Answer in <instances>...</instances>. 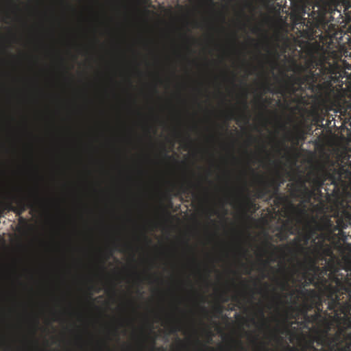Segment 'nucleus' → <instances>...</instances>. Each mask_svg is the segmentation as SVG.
I'll return each mask as SVG.
<instances>
[{
	"label": "nucleus",
	"instance_id": "obj_1",
	"mask_svg": "<svg viewBox=\"0 0 351 351\" xmlns=\"http://www.w3.org/2000/svg\"><path fill=\"white\" fill-rule=\"evenodd\" d=\"M320 267L313 263L308 272L328 291V309L338 323L335 334L326 337L330 351H351V255L342 260L331 255Z\"/></svg>",
	"mask_w": 351,
	"mask_h": 351
},
{
	"label": "nucleus",
	"instance_id": "obj_2",
	"mask_svg": "<svg viewBox=\"0 0 351 351\" xmlns=\"http://www.w3.org/2000/svg\"><path fill=\"white\" fill-rule=\"evenodd\" d=\"M340 162L339 167L329 174L333 192L337 195L342 209L341 215L336 217L335 226L330 219L326 222L328 228L334 230H342L351 224V149L342 153Z\"/></svg>",
	"mask_w": 351,
	"mask_h": 351
},
{
	"label": "nucleus",
	"instance_id": "obj_3",
	"mask_svg": "<svg viewBox=\"0 0 351 351\" xmlns=\"http://www.w3.org/2000/svg\"><path fill=\"white\" fill-rule=\"evenodd\" d=\"M335 15L337 19L351 21V0H315L313 10L309 14L311 22H308L307 31L304 36L307 40H314L319 46L317 39L322 40V33Z\"/></svg>",
	"mask_w": 351,
	"mask_h": 351
},
{
	"label": "nucleus",
	"instance_id": "obj_4",
	"mask_svg": "<svg viewBox=\"0 0 351 351\" xmlns=\"http://www.w3.org/2000/svg\"><path fill=\"white\" fill-rule=\"evenodd\" d=\"M315 58L312 59L308 63V69L307 73L303 74L302 75L298 76H292L289 78L288 81L286 82L285 85H282L281 87L278 88L276 90L275 88L272 87L271 84L267 83L264 85V89L266 92L269 93H280L282 94L285 90L287 92L295 93L298 90H302L303 86L304 88L308 90H311L312 92H317V88H322L321 85H317V74L316 71L313 70V66H315V63L312 64V62L315 61Z\"/></svg>",
	"mask_w": 351,
	"mask_h": 351
},
{
	"label": "nucleus",
	"instance_id": "obj_5",
	"mask_svg": "<svg viewBox=\"0 0 351 351\" xmlns=\"http://www.w3.org/2000/svg\"><path fill=\"white\" fill-rule=\"evenodd\" d=\"M315 63V69H319L317 74V85H320L322 88L317 89V92H322L325 88H330L334 84H338L342 82L343 76L339 72V66L336 61L330 62L328 56L322 54L318 58H315L312 64Z\"/></svg>",
	"mask_w": 351,
	"mask_h": 351
},
{
	"label": "nucleus",
	"instance_id": "obj_6",
	"mask_svg": "<svg viewBox=\"0 0 351 351\" xmlns=\"http://www.w3.org/2000/svg\"><path fill=\"white\" fill-rule=\"evenodd\" d=\"M303 278L304 279V282L302 284V288L295 290V291L305 298H309L311 303H304L301 308L289 306V309L292 312L298 311L301 313L305 319H310L308 315V311H309V309L315 307L318 313L322 312V298L315 289H304L305 287L311 286V285H313L315 287L319 286V283L316 280V276L312 275V273L305 271L303 274ZM294 293L295 290H292L291 295H293Z\"/></svg>",
	"mask_w": 351,
	"mask_h": 351
},
{
	"label": "nucleus",
	"instance_id": "obj_7",
	"mask_svg": "<svg viewBox=\"0 0 351 351\" xmlns=\"http://www.w3.org/2000/svg\"><path fill=\"white\" fill-rule=\"evenodd\" d=\"M291 4V19L294 25H299L296 34L298 37L306 38L303 32L308 30V22L312 21L311 12L313 10L315 0H290Z\"/></svg>",
	"mask_w": 351,
	"mask_h": 351
},
{
	"label": "nucleus",
	"instance_id": "obj_8",
	"mask_svg": "<svg viewBox=\"0 0 351 351\" xmlns=\"http://www.w3.org/2000/svg\"><path fill=\"white\" fill-rule=\"evenodd\" d=\"M321 229L322 227L318 223L313 225L311 222H307L304 226L303 231L298 232V236L292 241V244L298 253L311 251L312 247L308 246L311 241L313 243V246H316V239H324L325 241V235L322 234V233L320 234L317 233Z\"/></svg>",
	"mask_w": 351,
	"mask_h": 351
},
{
	"label": "nucleus",
	"instance_id": "obj_9",
	"mask_svg": "<svg viewBox=\"0 0 351 351\" xmlns=\"http://www.w3.org/2000/svg\"><path fill=\"white\" fill-rule=\"evenodd\" d=\"M304 256L302 262H299V265L304 271H308L311 267L313 263L319 261H326V256L332 254L330 247L325 243L324 239L318 240L315 246H313L310 251L306 252H300Z\"/></svg>",
	"mask_w": 351,
	"mask_h": 351
},
{
	"label": "nucleus",
	"instance_id": "obj_10",
	"mask_svg": "<svg viewBox=\"0 0 351 351\" xmlns=\"http://www.w3.org/2000/svg\"><path fill=\"white\" fill-rule=\"evenodd\" d=\"M38 198L36 195L27 196H16L10 195L9 196V209L16 215H21L27 208L34 209L38 205Z\"/></svg>",
	"mask_w": 351,
	"mask_h": 351
},
{
	"label": "nucleus",
	"instance_id": "obj_11",
	"mask_svg": "<svg viewBox=\"0 0 351 351\" xmlns=\"http://www.w3.org/2000/svg\"><path fill=\"white\" fill-rule=\"evenodd\" d=\"M275 184L274 186V191L275 193H277V195L276 197V199L274 200L275 204H280L282 202V201L285 200V198L284 196H282L281 195H279L278 193L279 187L280 186V184H276L275 180L271 181H267L264 180V178L260 179V186L257 191V197H263L265 195H267V194H269V186L270 185Z\"/></svg>",
	"mask_w": 351,
	"mask_h": 351
},
{
	"label": "nucleus",
	"instance_id": "obj_12",
	"mask_svg": "<svg viewBox=\"0 0 351 351\" xmlns=\"http://www.w3.org/2000/svg\"><path fill=\"white\" fill-rule=\"evenodd\" d=\"M136 1L133 0V93H136V86L134 84V78L136 77V53L135 49L136 38H135V29H136Z\"/></svg>",
	"mask_w": 351,
	"mask_h": 351
},
{
	"label": "nucleus",
	"instance_id": "obj_13",
	"mask_svg": "<svg viewBox=\"0 0 351 351\" xmlns=\"http://www.w3.org/2000/svg\"><path fill=\"white\" fill-rule=\"evenodd\" d=\"M128 58H132V0H128Z\"/></svg>",
	"mask_w": 351,
	"mask_h": 351
},
{
	"label": "nucleus",
	"instance_id": "obj_14",
	"mask_svg": "<svg viewBox=\"0 0 351 351\" xmlns=\"http://www.w3.org/2000/svg\"><path fill=\"white\" fill-rule=\"evenodd\" d=\"M145 46L149 53L154 56L155 61L158 62V43L153 37H148L145 42Z\"/></svg>",
	"mask_w": 351,
	"mask_h": 351
},
{
	"label": "nucleus",
	"instance_id": "obj_15",
	"mask_svg": "<svg viewBox=\"0 0 351 351\" xmlns=\"http://www.w3.org/2000/svg\"><path fill=\"white\" fill-rule=\"evenodd\" d=\"M156 129L154 124L147 123L145 125V135L148 140V147L150 149H153L155 147V143L152 136V134H156Z\"/></svg>",
	"mask_w": 351,
	"mask_h": 351
},
{
	"label": "nucleus",
	"instance_id": "obj_16",
	"mask_svg": "<svg viewBox=\"0 0 351 351\" xmlns=\"http://www.w3.org/2000/svg\"><path fill=\"white\" fill-rule=\"evenodd\" d=\"M307 182H310V175L309 173L307 175V178L304 180V178H300L295 182L294 191L296 193H299L300 195H302V193L306 190L308 191V188L306 185Z\"/></svg>",
	"mask_w": 351,
	"mask_h": 351
},
{
	"label": "nucleus",
	"instance_id": "obj_17",
	"mask_svg": "<svg viewBox=\"0 0 351 351\" xmlns=\"http://www.w3.org/2000/svg\"><path fill=\"white\" fill-rule=\"evenodd\" d=\"M309 175L310 182L313 183L315 188L314 189L315 191H316V189H317L319 192H321L320 188H322V186L324 185V180L322 178L319 177V176H318L317 173H310Z\"/></svg>",
	"mask_w": 351,
	"mask_h": 351
},
{
	"label": "nucleus",
	"instance_id": "obj_18",
	"mask_svg": "<svg viewBox=\"0 0 351 351\" xmlns=\"http://www.w3.org/2000/svg\"><path fill=\"white\" fill-rule=\"evenodd\" d=\"M290 279L292 280L293 282H294V279L293 278V275H291L289 276H285V278L282 280H276L277 285L279 286V287L281 289L282 291H287L290 289V284L289 280Z\"/></svg>",
	"mask_w": 351,
	"mask_h": 351
},
{
	"label": "nucleus",
	"instance_id": "obj_19",
	"mask_svg": "<svg viewBox=\"0 0 351 351\" xmlns=\"http://www.w3.org/2000/svg\"><path fill=\"white\" fill-rule=\"evenodd\" d=\"M199 184H194L193 182H182L178 187V193H189L191 189H195Z\"/></svg>",
	"mask_w": 351,
	"mask_h": 351
},
{
	"label": "nucleus",
	"instance_id": "obj_20",
	"mask_svg": "<svg viewBox=\"0 0 351 351\" xmlns=\"http://www.w3.org/2000/svg\"><path fill=\"white\" fill-rule=\"evenodd\" d=\"M281 230L286 233L285 239L287 238L288 234H294L293 219H291V218L289 217L282 222V225L281 226Z\"/></svg>",
	"mask_w": 351,
	"mask_h": 351
},
{
	"label": "nucleus",
	"instance_id": "obj_21",
	"mask_svg": "<svg viewBox=\"0 0 351 351\" xmlns=\"http://www.w3.org/2000/svg\"><path fill=\"white\" fill-rule=\"evenodd\" d=\"M143 174L146 178L147 184L152 185L157 181V176L153 173L149 169L143 171Z\"/></svg>",
	"mask_w": 351,
	"mask_h": 351
},
{
	"label": "nucleus",
	"instance_id": "obj_22",
	"mask_svg": "<svg viewBox=\"0 0 351 351\" xmlns=\"http://www.w3.org/2000/svg\"><path fill=\"white\" fill-rule=\"evenodd\" d=\"M315 195V189H311L308 188V191H304L302 193L301 197H302L304 199V203L309 204L311 202L312 197Z\"/></svg>",
	"mask_w": 351,
	"mask_h": 351
},
{
	"label": "nucleus",
	"instance_id": "obj_23",
	"mask_svg": "<svg viewBox=\"0 0 351 351\" xmlns=\"http://www.w3.org/2000/svg\"><path fill=\"white\" fill-rule=\"evenodd\" d=\"M145 280L149 284L158 283L160 280L158 275L152 272H148L147 274H146Z\"/></svg>",
	"mask_w": 351,
	"mask_h": 351
},
{
	"label": "nucleus",
	"instance_id": "obj_24",
	"mask_svg": "<svg viewBox=\"0 0 351 351\" xmlns=\"http://www.w3.org/2000/svg\"><path fill=\"white\" fill-rule=\"evenodd\" d=\"M289 208H290L292 214H296L298 215H302L304 214V211H305L304 206L301 208V204L295 206H294V204L290 203Z\"/></svg>",
	"mask_w": 351,
	"mask_h": 351
},
{
	"label": "nucleus",
	"instance_id": "obj_25",
	"mask_svg": "<svg viewBox=\"0 0 351 351\" xmlns=\"http://www.w3.org/2000/svg\"><path fill=\"white\" fill-rule=\"evenodd\" d=\"M169 326L171 333H176L182 330V326L179 322L169 323Z\"/></svg>",
	"mask_w": 351,
	"mask_h": 351
},
{
	"label": "nucleus",
	"instance_id": "obj_26",
	"mask_svg": "<svg viewBox=\"0 0 351 351\" xmlns=\"http://www.w3.org/2000/svg\"><path fill=\"white\" fill-rule=\"evenodd\" d=\"M271 247L274 248V250H276V247L273 245L272 243H270L269 242L265 243L264 246L262 247H260V250L262 253L261 255L263 256V255L267 254L268 251H269V248H271Z\"/></svg>",
	"mask_w": 351,
	"mask_h": 351
},
{
	"label": "nucleus",
	"instance_id": "obj_27",
	"mask_svg": "<svg viewBox=\"0 0 351 351\" xmlns=\"http://www.w3.org/2000/svg\"><path fill=\"white\" fill-rule=\"evenodd\" d=\"M150 114H149V119L152 121H158V117L155 114L154 109L152 108V106L150 107Z\"/></svg>",
	"mask_w": 351,
	"mask_h": 351
},
{
	"label": "nucleus",
	"instance_id": "obj_28",
	"mask_svg": "<svg viewBox=\"0 0 351 351\" xmlns=\"http://www.w3.org/2000/svg\"><path fill=\"white\" fill-rule=\"evenodd\" d=\"M151 90H152V93H150V95H149V98H152L153 97V95H158V88L156 86V84H152L151 86Z\"/></svg>",
	"mask_w": 351,
	"mask_h": 351
},
{
	"label": "nucleus",
	"instance_id": "obj_29",
	"mask_svg": "<svg viewBox=\"0 0 351 351\" xmlns=\"http://www.w3.org/2000/svg\"><path fill=\"white\" fill-rule=\"evenodd\" d=\"M147 339H150L151 341H152V348H151V350L150 351H154L155 350V337H151L150 334H148L146 337Z\"/></svg>",
	"mask_w": 351,
	"mask_h": 351
},
{
	"label": "nucleus",
	"instance_id": "obj_30",
	"mask_svg": "<svg viewBox=\"0 0 351 351\" xmlns=\"http://www.w3.org/2000/svg\"><path fill=\"white\" fill-rule=\"evenodd\" d=\"M127 351H132V333L128 335Z\"/></svg>",
	"mask_w": 351,
	"mask_h": 351
},
{
	"label": "nucleus",
	"instance_id": "obj_31",
	"mask_svg": "<svg viewBox=\"0 0 351 351\" xmlns=\"http://www.w3.org/2000/svg\"><path fill=\"white\" fill-rule=\"evenodd\" d=\"M265 102H267V103H269L270 101H267V100H264L263 99V97L262 95L260 96V108L265 110L266 109V105H265Z\"/></svg>",
	"mask_w": 351,
	"mask_h": 351
},
{
	"label": "nucleus",
	"instance_id": "obj_32",
	"mask_svg": "<svg viewBox=\"0 0 351 351\" xmlns=\"http://www.w3.org/2000/svg\"><path fill=\"white\" fill-rule=\"evenodd\" d=\"M243 108H244L245 110H247L248 108V104H247V101L246 90L244 93V98H243Z\"/></svg>",
	"mask_w": 351,
	"mask_h": 351
},
{
	"label": "nucleus",
	"instance_id": "obj_33",
	"mask_svg": "<svg viewBox=\"0 0 351 351\" xmlns=\"http://www.w3.org/2000/svg\"><path fill=\"white\" fill-rule=\"evenodd\" d=\"M145 242L147 247H151L152 245V239L149 238L148 236H145L144 237Z\"/></svg>",
	"mask_w": 351,
	"mask_h": 351
},
{
	"label": "nucleus",
	"instance_id": "obj_34",
	"mask_svg": "<svg viewBox=\"0 0 351 351\" xmlns=\"http://www.w3.org/2000/svg\"><path fill=\"white\" fill-rule=\"evenodd\" d=\"M265 40V45L266 49L268 51H269V37L267 36V34L264 35Z\"/></svg>",
	"mask_w": 351,
	"mask_h": 351
},
{
	"label": "nucleus",
	"instance_id": "obj_35",
	"mask_svg": "<svg viewBox=\"0 0 351 351\" xmlns=\"http://www.w3.org/2000/svg\"><path fill=\"white\" fill-rule=\"evenodd\" d=\"M256 351H268L265 345L261 343L257 348Z\"/></svg>",
	"mask_w": 351,
	"mask_h": 351
},
{
	"label": "nucleus",
	"instance_id": "obj_36",
	"mask_svg": "<svg viewBox=\"0 0 351 351\" xmlns=\"http://www.w3.org/2000/svg\"><path fill=\"white\" fill-rule=\"evenodd\" d=\"M252 31L253 33H258V32H261V31H262L261 27L259 26H254L252 29Z\"/></svg>",
	"mask_w": 351,
	"mask_h": 351
},
{
	"label": "nucleus",
	"instance_id": "obj_37",
	"mask_svg": "<svg viewBox=\"0 0 351 351\" xmlns=\"http://www.w3.org/2000/svg\"><path fill=\"white\" fill-rule=\"evenodd\" d=\"M215 311L217 313H221L222 312V307L221 305H217L215 307Z\"/></svg>",
	"mask_w": 351,
	"mask_h": 351
},
{
	"label": "nucleus",
	"instance_id": "obj_38",
	"mask_svg": "<svg viewBox=\"0 0 351 351\" xmlns=\"http://www.w3.org/2000/svg\"><path fill=\"white\" fill-rule=\"evenodd\" d=\"M146 158H147V162H148L149 163H152V162H154V160H152V157H151V156H150V155H147V156H146Z\"/></svg>",
	"mask_w": 351,
	"mask_h": 351
},
{
	"label": "nucleus",
	"instance_id": "obj_39",
	"mask_svg": "<svg viewBox=\"0 0 351 351\" xmlns=\"http://www.w3.org/2000/svg\"><path fill=\"white\" fill-rule=\"evenodd\" d=\"M148 326H149V332L152 333V328H153V322H149Z\"/></svg>",
	"mask_w": 351,
	"mask_h": 351
},
{
	"label": "nucleus",
	"instance_id": "obj_40",
	"mask_svg": "<svg viewBox=\"0 0 351 351\" xmlns=\"http://www.w3.org/2000/svg\"><path fill=\"white\" fill-rule=\"evenodd\" d=\"M152 312L154 313V317H155L156 319H160V316L158 314V313L154 312V311H152Z\"/></svg>",
	"mask_w": 351,
	"mask_h": 351
},
{
	"label": "nucleus",
	"instance_id": "obj_41",
	"mask_svg": "<svg viewBox=\"0 0 351 351\" xmlns=\"http://www.w3.org/2000/svg\"><path fill=\"white\" fill-rule=\"evenodd\" d=\"M90 289L94 290L97 293H99L100 291V289L96 288L95 286L90 287Z\"/></svg>",
	"mask_w": 351,
	"mask_h": 351
},
{
	"label": "nucleus",
	"instance_id": "obj_42",
	"mask_svg": "<svg viewBox=\"0 0 351 351\" xmlns=\"http://www.w3.org/2000/svg\"><path fill=\"white\" fill-rule=\"evenodd\" d=\"M186 141H187V142H186V145H191V138H190V137H189V136L186 138Z\"/></svg>",
	"mask_w": 351,
	"mask_h": 351
},
{
	"label": "nucleus",
	"instance_id": "obj_43",
	"mask_svg": "<svg viewBox=\"0 0 351 351\" xmlns=\"http://www.w3.org/2000/svg\"><path fill=\"white\" fill-rule=\"evenodd\" d=\"M195 342L197 344L201 345L202 346H205V345L201 343V341L198 339V338L195 339Z\"/></svg>",
	"mask_w": 351,
	"mask_h": 351
},
{
	"label": "nucleus",
	"instance_id": "obj_44",
	"mask_svg": "<svg viewBox=\"0 0 351 351\" xmlns=\"http://www.w3.org/2000/svg\"><path fill=\"white\" fill-rule=\"evenodd\" d=\"M243 265L245 267V265ZM245 269H246L245 274H250L251 272L250 269H249L247 267H245Z\"/></svg>",
	"mask_w": 351,
	"mask_h": 351
},
{
	"label": "nucleus",
	"instance_id": "obj_45",
	"mask_svg": "<svg viewBox=\"0 0 351 351\" xmlns=\"http://www.w3.org/2000/svg\"><path fill=\"white\" fill-rule=\"evenodd\" d=\"M242 117H243V118H245V119L246 121H248V120H249V117L246 115V114H242Z\"/></svg>",
	"mask_w": 351,
	"mask_h": 351
},
{
	"label": "nucleus",
	"instance_id": "obj_46",
	"mask_svg": "<svg viewBox=\"0 0 351 351\" xmlns=\"http://www.w3.org/2000/svg\"><path fill=\"white\" fill-rule=\"evenodd\" d=\"M261 262H263V263L264 264L265 266H267L269 265V262L268 261H261Z\"/></svg>",
	"mask_w": 351,
	"mask_h": 351
},
{
	"label": "nucleus",
	"instance_id": "obj_47",
	"mask_svg": "<svg viewBox=\"0 0 351 351\" xmlns=\"http://www.w3.org/2000/svg\"><path fill=\"white\" fill-rule=\"evenodd\" d=\"M260 314H261V317H262V318H263V319H265L264 312H263V311H260Z\"/></svg>",
	"mask_w": 351,
	"mask_h": 351
},
{
	"label": "nucleus",
	"instance_id": "obj_48",
	"mask_svg": "<svg viewBox=\"0 0 351 351\" xmlns=\"http://www.w3.org/2000/svg\"><path fill=\"white\" fill-rule=\"evenodd\" d=\"M289 317H290V318H294V319H295V318H296V315H293V313H291L289 315Z\"/></svg>",
	"mask_w": 351,
	"mask_h": 351
},
{
	"label": "nucleus",
	"instance_id": "obj_49",
	"mask_svg": "<svg viewBox=\"0 0 351 351\" xmlns=\"http://www.w3.org/2000/svg\"><path fill=\"white\" fill-rule=\"evenodd\" d=\"M288 348L289 349V350L295 351V348L290 347V346H288Z\"/></svg>",
	"mask_w": 351,
	"mask_h": 351
},
{
	"label": "nucleus",
	"instance_id": "obj_50",
	"mask_svg": "<svg viewBox=\"0 0 351 351\" xmlns=\"http://www.w3.org/2000/svg\"><path fill=\"white\" fill-rule=\"evenodd\" d=\"M278 153L281 152V149H280V144H278Z\"/></svg>",
	"mask_w": 351,
	"mask_h": 351
},
{
	"label": "nucleus",
	"instance_id": "obj_51",
	"mask_svg": "<svg viewBox=\"0 0 351 351\" xmlns=\"http://www.w3.org/2000/svg\"><path fill=\"white\" fill-rule=\"evenodd\" d=\"M303 134H304V132L302 130H299V136L300 137V136H303Z\"/></svg>",
	"mask_w": 351,
	"mask_h": 351
},
{
	"label": "nucleus",
	"instance_id": "obj_52",
	"mask_svg": "<svg viewBox=\"0 0 351 351\" xmlns=\"http://www.w3.org/2000/svg\"><path fill=\"white\" fill-rule=\"evenodd\" d=\"M233 300H234V301H239V298H238L237 296H234V297H233Z\"/></svg>",
	"mask_w": 351,
	"mask_h": 351
},
{
	"label": "nucleus",
	"instance_id": "obj_53",
	"mask_svg": "<svg viewBox=\"0 0 351 351\" xmlns=\"http://www.w3.org/2000/svg\"><path fill=\"white\" fill-rule=\"evenodd\" d=\"M262 149L264 152H267L266 146L263 145Z\"/></svg>",
	"mask_w": 351,
	"mask_h": 351
},
{
	"label": "nucleus",
	"instance_id": "obj_54",
	"mask_svg": "<svg viewBox=\"0 0 351 351\" xmlns=\"http://www.w3.org/2000/svg\"><path fill=\"white\" fill-rule=\"evenodd\" d=\"M165 156H166L168 159H171V156H168L167 153H165Z\"/></svg>",
	"mask_w": 351,
	"mask_h": 351
},
{
	"label": "nucleus",
	"instance_id": "obj_55",
	"mask_svg": "<svg viewBox=\"0 0 351 351\" xmlns=\"http://www.w3.org/2000/svg\"><path fill=\"white\" fill-rule=\"evenodd\" d=\"M256 176H258V174H256ZM258 177L259 182L261 183V179L263 178L261 177V176H258Z\"/></svg>",
	"mask_w": 351,
	"mask_h": 351
},
{
	"label": "nucleus",
	"instance_id": "obj_56",
	"mask_svg": "<svg viewBox=\"0 0 351 351\" xmlns=\"http://www.w3.org/2000/svg\"><path fill=\"white\" fill-rule=\"evenodd\" d=\"M225 295H226V293H224L220 294L221 298L225 297Z\"/></svg>",
	"mask_w": 351,
	"mask_h": 351
},
{
	"label": "nucleus",
	"instance_id": "obj_57",
	"mask_svg": "<svg viewBox=\"0 0 351 351\" xmlns=\"http://www.w3.org/2000/svg\"><path fill=\"white\" fill-rule=\"evenodd\" d=\"M211 340H212V335H210H210H209V341H211Z\"/></svg>",
	"mask_w": 351,
	"mask_h": 351
},
{
	"label": "nucleus",
	"instance_id": "obj_58",
	"mask_svg": "<svg viewBox=\"0 0 351 351\" xmlns=\"http://www.w3.org/2000/svg\"><path fill=\"white\" fill-rule=\"evenodd\" d=\"M202 311H204V312H206V310L205 307H202Z\"/></svg>",
	"mask_w": 351,
	"mask_h": 351
},
{
	"label": "nucleus",
	"instance_id": "obj_59",
	"mask_svg": "<svg viewBox=\"0 0 351 351\" xmlns=\"http://www.w3.org/2000/svg\"><path fill=\"white\" fill-rule=\"evenodd\" d=\"M317 316V315L316 314L315 315L313 316L312 318L313 319H316Z\"/></svg>",
	"mask_w": 351,
	"mask_h": 351
},
{
	"label": "nucleus",
	"instance_id": "obj_60",
	"mask_svg": "<svg viewBox=\"0 0 351 351\" xmlns=\"http://www.w3.org/2000/svg\"><path fill=\"white\" fill-rule=\"evenodd\" d=\"M211 351H213L214 350V348H208Z\"/></svg>",
	"mask_w": 351,
	"mask_h": 351
},
{
	"label": "nucleus",
	"instance_id": "obj_61",
	"mask_svg": "<svg viewBox=\"0 0 351 351\" xmlns=\"http://www.w3.org/2000/svg\"><path fill=\"white\" fill-rule=\"evenodd\" d=\"M265 286L266 287H269V284L265 283Z\"/></svg>",
	"mask_w": 351,
	"mask_h": 351
},
{
	"label": "nucleus",
	"instance_id": "obj_62",
	"mask_svg": "<svg viewBox=\"0 0 351 351\" xmlns=\"http://www.w3.org/2000/svg\"><path fill=\"white\" fill-rule=\"evenodd\" d=\"M230 118H233V113H230Z\"/></svg>",
	"mask_w": 351,
	"mask_h": 351
},
{
	"label": "nucleus",
	"instance_id": "obj_63",
	"mask_svg": "<svg viewBox=\"0 0 351 351\" xmlns=\"http://www.w3.org/2000/svg\"><path fill=\"white\" fill-rule=\"evenodd\" d=\"M210 4H212V5H213V4H214V3H213V1H210Z\"/></svg>",
	"mask_w": 351,
	"mask_h": 351
},
{
	"label": "nucleus",
	"instance_id": "obj_64",
	"mask_svg": "<svg viewBox=\"0 0 351 351\" xmlns=\"http://www.w3.org/2000/svg\"><path fill=\"white\" fill-rule=\"evenodd\" d=\"M251 171L253 173H255V171L254 169H251Z\"/></svg>",
	"mask_w": 351,
	"mask_h": 351
}]
</instances>
